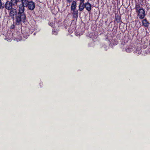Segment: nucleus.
<instances>
[{
	"label": "nucleus",
	"instance_id": "f257e3e1",
	"mask_svg": "<svg viewBox=\"0 0 150 150\" xmlns=\"http://www.w3.org/2000/svg\"><path fill=\"white\" fill-rule=\"evenodd\" d=\"M15 17V22L18 25L21 24L22 22H24L26 18L25 14H22L19 13H17Z\"/></svg>",
	"mask_w": 150,
	"mask_h": 150
},
{
	"label": "nucleus",
	"instance_id": "f03ea898",
	"mask_svg": "<svg viewBox=\"0 0 150 150\" xmlns=\"http://www.w3.org/2000/svg\"><path fill=\"white\" fill-rule=\"evenodd\" d=\"M17 0H11V2L7 1L4 5V8L8 10H10L13 8V5L16 4Z\"/></svg>",
	"mask_w": 150,
	"mask_h": 150
},
{
	"label": "nucleus",
	"instance_id": "7ed1b4c3",
	"mask_svg": "<svg viewBox=\"0 0 150 150\" xmlns=\"http://www.w3.org/2000/svg\"><path fill=\"white\" fill-rule=\"evenodd\" d=\"M137 13L139 19H142L144 18L146 14L145 11L144 9H140L139 11Z\"/></svg>",
	"mask_w": 150,
	"mask_h": 150
},
{
	"label": "nucleus",
	"instance_id": "20e7f679",
	"mask_svg": "<svg viewBox=\"0 0 150 150\" xmlns=\"http://www.w3.org/2000/svg\"><path fill=\"white\" fill-rule=\"evenodd\" d=\"M10 10L9 16L13 19L15 16H16L17 14L18 11L16 8H12Z\"/></svg>",
	"mask_w": 150,
	"mask_h": 150
},
{
	"label": "nucleus",
	"instance_id": "39448f33",
	"mask_svg": "<svg viewBox=\"0 0 150 150\" xmlns=\"http://www.w3.org/2000/svg\"><path fill=\"white\" fill-rule=\"evenodd\" d=\"M24 6L23 4H20L18 6V12L17 13L22 14H25L24 11L25 10Z\"/></svg>",
	"mask_w": 150,
	"mask_h": 150
},
{
	"label": "nucleus",
	"instance_id": "423d86ee",
	"mask_svg": "<svg viewBox=\"0 0 150 150\" xmlns=\"http://www.w3.org/2000/svg\"><path fill=\"white\" fill-rule=\"evenodd\" d=\"M26 6L30 10H33L35 8V4L32 1H29V3Z\"/></svg>",
	"mask_w": 150,
	"mask_h": 150
},
{
	"label": "nucleus",
	"instance_id": "0eeeda50",
	"mask_svg": "<svg viewBox=\"0 0 150 150\" xmlns=\"http://www.w3.org/2000/svg\"><path fill=\"white\" fill-rule=\"evenodd\" d=\"M84 2V1H80L79 10L80 11H82L85 7Z\"/></svg>",
	"mask_w": 150,
	"mask_h": 150
},
{
	"label": "nucleus",
	"instance_id": "6e6552de",
	"mask_svg": "<svg viewBox=\"0 0 150 150\" xmlns=\"http://www.w3.org/2000/svg\"><path fill=\"white\" fill-rule=\"evenodd\" d=\"M143 25L145 27H148L149 25V23L148 21L146 19L143 20L142 21Z\"/></svg>",
	"mask_w": 150,
	"mask_h": 150
},
{
	"label": "nucleus",
	"instance_id": "1a4fd4ad",
	"mask_svg": "<svg viewBox=\"0 0 150 150\" xmlns=\"http://www.w3.org/2000/svg\"><path fill=\"white\" fill-rule=\"evenodd\" d=\"M85 7L88 11H90L91 10V5L89 3H86L85 4Z\"/></svg>",
	"mask_w": 150,
	"mask_h": 150
},
{
	"label": "nucleus",
	"instance_id": "9d476101",
	"mask_svg": "<svg viewBox=\"0 0 150 150\" xmlns=\"http://www.w3.org/2000/svg\"><path fill=\"white\" fill-rule=\"evenodd\" d=\"M76 2L75 1H73L71 6V10H74L76 9Z\"/></svg>",
	"mask_w": 150,
	"mask_h": 150
},
{
	"label": "nucleus",
	"instance_id": "9b49d317",
	"mask_svg": "<svg viewBox=\"0 0 150 150\" xmlns=\"http://www.w3.org/2000/svg\"><path fill=\"white\" fill-rule=\"evenodd\" d=\"M21 4H23V6H26L29 3V1L28 0H21Z\"/></svg>",
	"mask_w": 150,
	"mask_h": 150
},
{
	"label": "nucleus",
	"instance_id": "f8f14e48",
	"mask_svg": "<svg viewBox=\"0 0 150 150\" xmlns=\"http://www.w3.org/2000/svg\"><path fill=\"white\" fill-rule=\"evenodd\" d=\"M137 50V51H136V50L133 49L132 51H133L134 53H137L138 54H139L141 53L142 51L141 48L140 47H138Z\"/></svg>",
	"mask_w": 150,
	"mask_h": 150
},
{
	"label": "nucleus",
	"instance_id": "ddd939ff",
	"mask_svg": "<svg viewBox=\"0 0 150 150\" xmlns=\"http://www.w3.org/2000/svg\"><path fill=\"white\" fill-rule=\"evenodd\" d=\"M133 46H129L126 49V51L127 52H130L132 51Z\"/></svg>",
	"mask_w": 150,
	"mask_h": 150
},
{
	"label": "nucleus",
	"instance_id": "4468645a",
	"mask_svg": "<svg viewBox=\"0 0 150 150\" xmlns=\"http://www.w3.org/2000/svg\"><path fill=\"white\" fill-rule=\"evenodd\" d=\"M73 11V17L75 18H77L78 16V11L76 10L75 9L74 10H72Z\"/></svg>",
	"mask_w": 150,
	"mask_h": 150
},
{
	"label": "nucleus",
	"instance_id": "2eb2a0df",
	"mask_svg": "<svg viewBox=\"0 0 150 150\" xmlns=\"http://www.w3.org/2000/svg\"><path fill=\"white\" fill-rule=\"evenodd\" d=\"M135 9H136V12L139 11V10L140 9H143V8H141L139 4H136V5Z\"/></svg>",
	"mask_w": 150,
	"mask_h": 150
},
{
	"label": "nucleus",
	"instance_id": "dca6fc26",
	"mask_svg": "<svg viewBox=\"0 0 150 150\" xmlns=\"http://www.w3.org/2000/svg\"><path fill=\"white\" fill-rule=\"evenodd\" d=\"M28 36L29 35L27 33H26L25 34H23V37L25 39L27 38Z\"/></svg>",
	"mask_w": 150,
	"mask_h": 150
},
{
	"label": "nucleus",
	"instance_id": "f3484780",
	"mask_svg": "<svg viewBox=\"0 0 150 150\" xmlns=\"http://www.w3.org/2000/svg\"><path fill=\"white\" fill-rule=\"evenodd\" d=\"M4 8V6H2L1 1L0 0V9H3Z\"/></svg>",
	"mask_w": 150,
	"mask_h": 150
},
{
	"label": "nucleus",
	"instance_id": "a211bd4d",
	"mask_svg": "<svg viewBox=\"0 0 150 150\" xmlns=\"http://www.w3.org/2000/svg\"><path fill=\"white\" fill-rule=\"evenodd\" d=\"M116 20L117 21V22H119L120 21V18L118 17V18H115Z\"/></svg>",
	"mask_w": 150,
	"mask_h": 150
},
{
	"label": "nucleus",
	"instance_id": "6ab92c4d",
	"mask_svg": "<svg viewBox=\"0 0 150 150\" xmlns=\"http://www.w3.org/2000/svg\"><path fill=\"white\" fill-rule=\"evenodd\" d=\"M52 33L53 34L55 35H56L57 34V32L56 31H54V30H52Z\"/></svg>",
	"mask_w": 150,
	"mask_h": 150
},
{
	"label": "nucleus",
	"instance_id": "aec40b11",
	"mask_svg": "<svg viewBox=\"0 0 150 150\" xmlns=\"http://www.w3.org/2000/svg\"><path fill=\"white\" fill-rule=\"evenodd\" d=\"M54 24L53 23H49V25H50L51 27H53L54 26Z\"/></svg>",
	"mask_w": 150,
	"mask_h": 150
},
{
	"label": "nucleus",
	"instance_id": "412c9836",
	"mask_svg": "<svg viewBox=\"0 0 150 150\" xmlns=\"http://www.w3.org/2000/svg\"><path fill=\"white\" fill-rule=\"evenodd\" d=\"M15 25H12L10 27V28L11 29H13L15 28Z\"/></svg>",
	"mask_w": 150,
	"mask_h": 150
},
{
	"label": "nucleus",
	"instance_id": "4be33fe9",
	"mask_svg": "<svg viewBox=\"0 0 150 150\" xmlns=\"http://www.w3.org/2000/svg\"><path fill=\"white\" fill-rule=\"evenodd\" d=\"M67 1V2H69V3H70V2H71L73 0H66Z\"/></svg>",
	"mask_w": 150,
	"mask_h": 150
},
{
	"label": "nucleus",
	"instance_id": "5701e85b",
	"mask_svg": "<svg viewBox=\"0 0 150 150\" xmlns=\"http://www.w3.org/2000/svg\"><path fill=\"white\" fill-rule=\"evenodd\" d=\"M137 48V47H133V49H135V50H136V51H137V48Z\"/></svg>",
	"mask_w": 150,
	"mask_h": 150
},
{
	"label": "nucleus",
	"instance_id": "b1692460",
	"mask_svg": "<svg viewBox=\"0 0 150 150\" xmlns=\"http://www.w3.org/2000/svg\"><path fill=\"white\" fill-rule=\"evenodd\" d=\"M76 1H84L85 0H76Z\"/></svg>",
	"mask_w": 150,
	"mask_h": 150
},
{
	"label": "nucleus",
	"instance_id": "393cba45",
	"mask_svg": "<svg viewBox=\"0 0 150 150\" xmlns=\"http://www.w3.org/2000/svg\"><path fill=\"white\" fill-rule=\"evenodd\" d=\"M21 40V38L20 37V38H19V40H17V41H20Z\"/></svg>",
	"mask_w": 150,
	"mask_h": 150
}]
</instances>
